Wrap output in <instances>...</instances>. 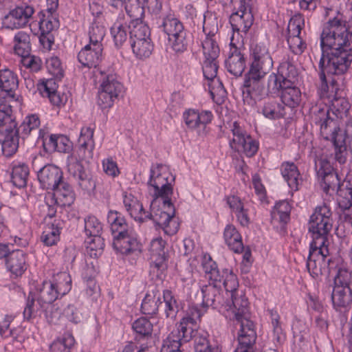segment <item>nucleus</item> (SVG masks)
Listing matches in <instances>:
<instances>
[{
	"label": "nucleus",
	"instance_id": "1",
	"mask_svg": "<svg viewBox=\"0 0 352 352\" xmlns=\"http://www.w3.org/2000/svg\"><path fill=\"white\" fill-rule=\"evenodd\" d=\"M41 122L38 115L25 117L19 126L12 116V106L3 101L0 103V143L3 155L10 157L16 153L19 139L24 140L30 133L38 129Z\"/></svg>",
	"mask_w": 352,
	"mask_h": 352
},
{
	"label": "nucleus",
	"instance_id": "2",
	"mask_svg": "<svg viewBox=\"0 0 352 352\" xmlns=\"http://www.w3.org/2000/svg\"><path fill=\"white\" fill-rule=\"evenodd\" d=\"M315 169L324 192L331 194V191L337 192L340 199L338 206L344 211L352 206V180H344L340 183L338 173L327 157L316 156Z\"/></svg>",
	"mask_w": 352,
	"mask_h": 352
},
{
	"label": "nucleus",
	"instance_id": "3",
	"mask_svg": "<svg viewBox=\"0 0 352 352\" xmlns=\"http://www.w3.org/2000/svg\"><path fill=\"white\" fill-rule=\"evenodd\" d=\"M330 111L327 107L319 108L312 115V120L319 125L320 133L327 140H330L335 150V159L340 164H344L347 159V145L346 140L347 135L338 124L337 120L329 115Z\"/></svg>",
	"mask_w": 352,
	"mask_h": 352
},
{
	"label": "nucleus",
	"instance_id": "4",
	"mask_svg": "<svg viewBox=\"0 0 352 352\" xmlns=\"http://www.w3.org/2000/svg\"><path fill=\"white\" fill-rule=\"evenodd\" d=\"M270 71H265L259 76L254 75L248 79H244L242 87L243 100H261L269 95L280 96L284 87L288 85V81L277 73H272L267 78V87L265 86L263 79Z\"/></svg>",
	"mask_w": 352,
	"mask_h": 352
},
{
	"label": "nucleus",
	"instance_id": "5",
	"mask_svg": "<svg viewBox=\"0 0 352 352\" xmlns=\"http://www.w3.org/2000/svg\"><path fill=\"white\" fill-rule=\"evenodd\" d=\"M332 212L329 206L323 204L315 208L309 221V231L312 233V241L327 245L328 234L333 227Z\"/></svg>",
	"mask_w": 352,
	"mask_h": 352
},
{
	"label": "nucleus",
	"instance_id": "6",
	"mask_svg": "<svg viewBox=\"0 0 352 352\" xmlns=\"http://www.w3.org/2000/svg\"><path fill=\"white\" fill-rule=\"evenodd\" d=\"M329 255L327 245L320 244V241L310 243L306 266L314 278L316 279L321 275L329 276L330 265L333 261L331 258H329Z\"/></svg>",
	"mask_w": 352,
	"mask_h": 352
},
{
	"label": "nucleus",
	"instance_id": "7",
	"mask_svg": "<svg viewBox=\"0 0 352 352\" xmlns=\"http://www.w3.org/2000/svg\"><path fill=\"white\" fill-rule=\"evenodd\" d=\"M162 167V164H157L155 166H152L150 170L148 184L154 189V201L158 198L171 199L170 196L173 193L172 183L175 182V177L168 172H161Z\"/></svg>",
	"mask_w": 352,
	"mask_h": 352
},
{
	"label": "nucleus",
	"instance_id": "8",
	"mask_svg": "<svg viewBox=\"0 0 352 352\" xmlns=\"http://www.w3.org/2000/svg\"><path fill=\"white\" fill-rule=\"evenodd\" d=\"M160 28H162L164 33L168 35V41L175 52L181 53L186 50L188 46L186 31L183 23L178 19L168 14L163 17Z\"/></svg>",
	"mask_w": 352,
	"mask_h": 352
},
{
	"label": "nucleus",
	"instance_id": "9",
	"mask_svg": "<svg viewBox=\"0 0 352 352\" xmlns=\"http://www.w3.org/2000/svg\"><path fill=\"white\" fill-rule=\"evenodd\" d=\"M233 138L229 146L235 152H243L248 157H252L257 153L259 144L237 122H234L231 129Z\"/></svg>",
	"mask_w": 352,
	"mask_h": 352
},
{
	"label": "nucleus",
	"instance_id": "10",
	"mask_svg": "<svg viewBox=\"0 0 352 352\" xmlns=\"http://www.w3.org/2000/svg\"><path fill=\"white\" fill-rule=\"evenodd\" d=\"M252 62L249 70L244 75V79H248L254 75L259 76L265 71H270L273 67V60L268 50L263 45H256L252 50Z\"/></svg>",
	"mask_w": 352,
	"mask_h": 352
},
{
	"label": "nucleus",
	"instance_id": "11",
	"mask_svg": "<svg viewBox=\"0 0 352 352\" xmlns=\"http://www.w3.org/2000/svg\"><path fill=\"white\" fill-rule=\"evenodd\" d=\"M67 169L77 181L79 187L85 191L93 190L96 188V182L91 174L83 166L82 162L74 155L68 158Z\"/></svg>",
	"mask_w": 352,
	"mask_h": 352
},
{
	"label": "nucleus",
	"instance_id": "12",
	"mask_svg": "<svg viewBox=\"0 0 352 352\" xmlns=\"http://www.w3.org/2000/svg\"><path fill=\"white\" fill-rule=\"evenodd\" d=\"M254 23V16L250 1L242 3L240 9H234L230 16V23L234 32L246 34Z\"/></svg>",
	"mask_w": 352,
	"mask_h": 352
},
{
	"label": "nucleus",
	"instance_id": "13",
	"mask_svg": "<svg viewBox=\"0 0 352 352\" xmlns=\"http://www.w3.org/2000/svg\"><path fill=\"white\" fill-rule=\"evenodd\" d=\"M112 246L117 253L129 255L135 252H141L142 245L132 229L123 233L115 234Z\"/></svg>",
	"mask_w": 352,
	"mask_h": 352
},
{
	"label": "nucleus",
	"instance_id": "14",
	"mask_svg": "<svg viewBox=\"0 0 352 352\" xmlns=\"http://www.w3.org/2000/svg\"><path fill=\"white\" fill-rule=\"evenodd\" d=\"M156 201L154 200L151 204L152 212L146 215L147 219H152L155 224L156 229H165L169 225L170 220L175 215V208L171 199L162 200V209L158 208L154 210L153 205Z\"/></svg>",
	"mask_w": 352,
	"mask_h": 352
},
{
	"label": "nucleus",
	"instance_id": "15",
	"mask_svg": "<svg viewBox=\"0 0 352 352\" xmlns=\"http://www.w3.org/2000/svg\"><path fill=\"white\" fill-rule=\"evenodd\" d=\"M252 323L246 322L237 332V345L234 352H256L257 334Z\"/></svg>",
	"mask_w": 352,
	"mask_h": 352
},
{
	"label": "nucleus",
	"instance_id": "16",
	"mask_svg": "<svg viewBox=\"0 0 352 352\" xmlns=\"http://www.w3.org/2000/svg\"><path fill=\"white\" fill-rule=\"evenodd\" d=\"M58 85L56 80L49 78L42 80L37 85V89L43 96H47L50 102L55 106H64L67 102V95L58 91Z\"/></svg>",
	"mask_w": 352,
	"mask_h": 352
},
{
	"label": "nucleus",
	"instance_id": "17",
	"mask_svg": "<svg viewBox=\"0 0 352 352\" xmlns=\"http://www.w3.org/2000/svg\"><path fill=\"white\" fill-rule=\"evenodd\" d=\"M37 176L43 189L52 190L63 179V173L58 166L47 164L38 170Z\"/></svg>",
	"mask_w": 352,
	"mask_h": 352
},
{
	"label": "nucleus",
	"instance_id": "18",
	"mask_svg": "<svg viewBox=\"0 0 352 352\" xmlns=\"http://www.w3.org/2000/svg\"><path fill=\"white\" fill-rule=\"evenodd\" d=\"M232 41L233 36L231 38L230 51L225 65L229 73L235 76H241L246 67L245 58L241 49L233 43Z\"/></svg>",
	"mask_w": 352,
	"mask_h": 352
},
{
	"label": "nucleus",
	"instance_id": "19",
	"mask_svg": "<svg viewBox=\"0 0 352 352\" xmlns=\"http://www.w3.org/2000/svg\"><path fill=\"white\" fill-rule=\"evenodd\" d=\"M292 205L287 200L277 201L271 211V223L280 225V233H287V225L290 221Z\"/></svg>",
	"mask_w": 352,
	"mask_h": 352
},
{
	"label": "nucleus",
	"instance_id": "20",
	"mask_svg": "<svg viewBox=\"0 0 352 352\" xmlns=\"http://www.w3.org/2000/svg\"><path fill=\"white\" fill-rule=\"evenodd\" d=\"M19 86L17 75L8 68L0 69V99L14 100Z\"/></svg>",
	"mask_w": 352,
	"mask_h": 352
},
{
	"label": "nucleus",
	"instance_id": "21",
	"mask_svg": "<svg viewBox=\"0 0 352 352\" xmlns=\"http://www.w3.org/2000/svg\"><path fill=\"white\" fill-rule=\"evenodd\" d=\"M102 45L89 43L78 52L77 58L83 67H96L102 60Z\"/></svg>",
	"mask_w": 352,
	"mask_h": 352
},
{
	"label": "nucleus",
	"instance_id": "22",
	"mask_svg": "<svg viewBox=\"0 0 352 352\" xmlns=\"http://www.w3.org/2000/svg\"><path fill=\"white\" fill-rule=\"evenodd\" d=\"M164 245L165 241L162 239H155L151 243V267L157 270V276L162 274L168 267Z\"/></svg>",
	"mask_w": 352,
	"mask_h": 352
},
{
	"label": "nucleus",
	"instance_id": "23",
	"mask_svg": "<svg viewBox=\"0 0 352 352\" xmlns=\"http://www.w3.org/2000/svg\"><path fill=\"white\" fill-rule=\"evenodd\" d=\"M202 294V302L201 303V309L206 312L208 307L217 309L223 305V297L221 295V288L217 285H205L201 289Z\"/></svg>",
	"mask_w": 352,
	"mask_h": 352
},
{
	"label": "nucleus",
	"instance_id": "24",
	"mask_svg": "<svg viewBox=\"0 0 352 352\" xmlns=\"http://www.w3.org/2000/svg\"><path fill=\"white\" fill-rule=\"evenodd\" d=\"M27 254L22 250H12L7 259L6 266L14 278L21 276L27 270Z\"/></svg>",
	"mask_w": 352,
	"mask_h": 352
},
{
	"label": "nucleus",
	"instance_id": "25",
	"mask_svg": "<svg viewBox=\"0 0 352 352\" xmlns=\"http://www.w3.org/2000/svg\"><path fill=\"white\" fill-rule=\"evenodd\" d=\"M94 130L90 128L82 129L78 139L79 146L77 149L76 158L80 162L83 160H89L93 157L94 148ZM76 157V156H74Z\"/></svg>",
	"mask_w": 352,
	"mask_h": 352
},
{
	"label": "nucleus",
	"instance_id": "26",
	"mask_svg": "<svg viewBox=\"0 0 352 352\" xmlns=\"http://www.w3.org/2000/svg\"><path fill=\"white\" fill-rule=\"evenodd\" d=\"M183 118L188 128L192 130L201 125L205 127L211 122L213 115L208 110L199 111L198 110L189 109L184 111Z\"/></svg>",
	"mask_w": 352,
	"mask_h": 352
},
{
	"label": "nucleus",
	"instance_id": "27",
	"mask_svg": "<svg viewBox=\"0 0 352 352\" xmlns=\"http://www.w3.org/2000/svg\"><path fill=\"white\" fill-rule=\"evenodd\" d=\"M232 302L235 309V319L240 324V329H242L243 325L246 322L252 323V328H255L254 322L249 319L248 301L244 296H237L236 294L231 295Z\"/></svg>",
	"mask_w": 352,
	"mask_h": 352
},
{
	"label": "nucleus",
	"instance_id": "28",
	"mask_svg": "<svg viewBox=\"0 0 352 352\" xmlns=\"http://www.w3.org/2000/svg\"><path fill=\"white\" fill-rule=\"evenodd\" d=\"M52 197L55 202L61 206H70L76 199V194L72 186L64 178L54 188Z\"/></svg>",
	"mask_w": 352,
	"mask_h": 352
},
{
	"label": "nucleus",
	"instance_id": "29",
	"mask_svg": "<svg viewBox=\"0 0 352 352\" xmlns=\"http://www.w3.org/2000/svg\"><path fill=\"white\" fill-rule=\"evenodd\" d=\"M36 300L41 307L45 305L53 303L59 297L53 284L50 280H44L41 285H38L36 289Z\"/></svg>",
	"mask_w": 352,
	"mask_h": 352
},
{
	"label": "nucleus",
	"instance_id": "30",
	"mask_svg": "<svg viewBox=\"0 0 352 352\" xmlns=\"http://www.w3.org/2000/svg\"><path fill=\"white\" fill-rule=\"evenodd\" d=\"M331 298L336 311L348 309L352 304V289L351 287H333Z\"/></svg>",
	"mask_w": 352,
	"mask_h": 352
},
{
	"label": "nucleus",
	"instance_id": "31",
	"mask_svg": "<svg viewBox=\"0 0 352 352\" xmlns=\"http://www.w3.org/2000/svg\"><path fill=\"white\" fill-rule=\"evenodd\" d=\"M132 329L136 342H140L152 339L153 325L146 317H140L135 320L132 324Z\"/></svg>",
	"mask_w": 352,
	"mask_h": 352
},
{
	"label": "nucleus",
	"instance_id": "32",
	"mask_svg": "<svg viewBox=\"0 0 352 352\" xmlns=\"http://www.w3.org/2000/svg\"><path fill=\"white\" fill-rule=\"evenodd\" d=\"M281 175L293 190H298L300 174L297 166L294 162H284L280 167Z\"/></svg>",
	"mask_w": 352,
	"mask_h": 352
},
{
	"label": "nucleus",
	"instance_id": "33",
	"mask_svg": "<svg viewBox=\"0 0 352 352\" xmlns=\"http://www.w3.org/2000/svg\"><path fill=\"white\" fill-rule=\"evenodd\" d=\"M223 237L228 248L235 253H242L244 245L241 234L232 224L227 225L223 232Z\"/></svg>",
	"mask_w": 352,
	"mask_h": 352
},
{
	"label": "nucleus",
	"instance_id": "34",
	"mask_svg": "<svg viewBox=\"0 0 352 352\" xmlns=\"http://www.w3.org/2000/svg\"><path fill=\"white\" fill-rule=\"evenodd\" d=\"M280 96L282 104L291 109L298 107L302 100L301 91L294 83L286 85Z\"/></svg>",
	"mask_w": 352,
	"mask_h": 352
},
{
	"label": "nucleus",
	"instance_id": "35",
	"mask_svg": "<svg viewBox=\"0 0 352 352\" xmlns=\"http://www.w3.org/2000/svg\"><path fill=\"white\" fill-rule=\"evenodd\" d=\"M162 303L159 290L155 288L151 292H148L141 305V311L144 315H155L159 310V306Z\"/></svg>",
	"mask_w": 352,
	"mask_h": 352
},
{
	"label": "nucleus",
	"instance_id": "36",
	"mask_svg": "<svg viewBox=\"0 0 352 352\" xmlns=\"http://www.w3.org/2000/svg\"><path fill=\"white\" fill-rule=\"evenodd\" d=\"M204 270L207 275L208 279L212 282V285H217L221 283L225 277V272H228V269L224 268L220 270L218 267L217 263L213 261L210 255L208 259L204 256V261L202 263Z\"/></svg>",
	"mask_w": 352,
	"mask_h": 352
},
{
	"label": "nucleus",
	"instance_id": "37",
	"mask_svg": "<svg viewBox=\"0 0 352 352\" xmlns=\"http://www.w3.org/2000/svg\"><path fill=\"white\" fill-rule=\"evenodd\" d=\"M107 221L110 225V229L113 236L133 229L127 223L124 215L117 210H110L108 212Z\"/></svg>",
	"mask_w": 352,
	"mask_h": 352
},
{
	"label": "nucleus",
	"instance_id": "38",
	"mask_svg": "<svg viewBox=\"0 0 352 352\" xmlns=\"http://www.w3.org/2000/svg\"><path fill=\"white\" fill-rule=\"evenodd\" d=\"M57 9H51V5L47 4V8L38 14L39 19V29L45 28L46 31L58 28L59 21L56 14Z\"/></svg>",
	"mask_w": 352,
	"mask_h": 352
},
{
	"label": "nucleus",
	"instance_id": "39",
	"mask_svg": "<svg viewBox=\"0 0 352 352\" xmlns=\"http://www.w3.org/2000/svg\"><path fill=\"white\" fill-rule=\"evenodd\" d=\"M262 113L270 120L283 118L286 115L285 106L274 99H269L264 102Z\"/></svg>",
	"mask_w": 352,
	"mask_h": 352
},
{
	"label": "nucleus",
	"instance_id": "40",
	"mask_svg": "<svg viewBox=\"0 0 352 352\" xmlns=\"http://www.w3.org/2000/svg\"><path fill=\"white\" fill-rule=\"evenodd\" d=\"M50 281L60 297L68 294L72 289V280L68 272H58L52 276Z\"/></svg>",
	"mask_w": 352,
	"mask_h": 352
},
{
	"label": "nucleus",
	"instance_id": "41",
	"mask_svg": "<svg viewBox=\"0 0 352 352\" xmlns=\"http://www.w3.org/2000/svg\"><path fill=\"white\" fill-rule=\"evenodd\" d=\"M130 43L133 52L138 58H148L153 51L154 45L151 38L131 40Z\"/></svg>",
	"mask_w": 352,
	"mask_h": 352
},
{
	"label": "nucleus",
	"instance_id": "42",
	"mask_svg": "<svg viewBox=\"0 0 352 352\" xmlns=\"http://www.w3.org/2000/svg\"><path fill=\"white\" fill-rule=\"evenodd\" d=\"M123 5L131 20L142 19L144 16L146 0H123Z\"/></svg>",
	"mask_w": 352,
	"mask_h": 352
},
{
	"label": "nucleus",
	"instance_id": "43",
	"mask_svg": "<svg viewBox=\"0 0 352 352\" xmlns=\"http://www.w3.org/2000/svg\"><path fill=\"white\" fill-rule=\"evenodd\" d=\"M195 336V352H221L218 346H212L209 340L208 332L200 330Z\"/></svg>",
	"mask_w": 352,
	"mask_h": 352
},
{
	"label": "nucleus",
	"instance_id": "44",
	"mask_svg": "<svg viewBox=\"0 0 352 352\" xmlns=\"http://www.w3.org/2000/svg\"><path fill=\"white\" fill-rule=\"evenodd\" d=\"M129 39L148 38L151 35V30L147 24L143 22L142 19L131 20L129 24Z\"/></svg>",
	"mask_w": 352,
	"mask_h": 352
},
{
	"label": "nucleus",
	"instance_id": "45",
	"mask_svg": "<svg viewBox=\"0 0 352 352\" xmlns=\"http://www.w3.org/2000/svg\"><path fill=\"white\" fill-rule=\"evenodd\" d=\"M29 175V168L25 163H20L12 167L11 182L19 188L26 186Z\"/></svg>",
	"mask_w": 352,
	"mask_h": 352
},
{
	"label": "nucleus",
	"instance_id": "46",
	"mask_svg": "<svg viewBox=\"0 0 352 352\" xmlns=\"http://www.w3.org/2000/svg\"><path fill=\"white\" fill-rule=\"evenodd\" d=\"M162 298L164 302V314L167 318L175 319L179 311L177 299L170 289L163 291Z\"/></svg>",
	"mask_w": 352,
	"mask_h": 352
},
{
	"label": "nucleus",
	"instance_id": "47",
	"mask_svg": "<svg viewBox=\"0 0 352 352\" xmlns=\"http://www.w3.org/2000/svg\"><path fill=\"white\" fill-rule=\"evenodd\" d=\"M129 25H123L120 22H116L110 28V33L116 48L119 49L123 46L128 39L129 34Z\"/></svg>",
	"mask_w": 352,
	"mask_h": 352
},
{
	"label": "nucleus",
	"instance_id": "48",
	"mask_svg": "<svg viewBox=\"0 0 352 352\" xmlns=\"http://www.w3.org/2000/svg\"><path fill=\"white\" fill-rule=\"evenodd\" d=\"M14 41L15 53L21 57L30 55L31 52L30 36L25 32L20 31L15 34Z\"/></svg>",
	"mask_w": 352,
	"mask_h": 352
},
{
	"label": "nucleus",
	"instance_id": "49",
	"mask_svg": "<svg viewBox=\"0 0 352 352\" xmlns=\"http://www.w3.org/2000/svg\"><path fill=\"white\" fill-rule=\"evenodd\" d=\"M61 229L60 222H57L56 220H55L50 227H47L42 232L41 236V241L47 246L56 245L60 240Z\"/></svg>",
	"mask_w": 352,
	"mask_h": 352
},
{
	"label": "nucleus",
	"instance_id": "50",
	"mask_svg": "<svg viewBox=\"0 0 352 352\" xmlns=\"http://www.w3.org/2000/svg\"><path fill=\"white\" fill-rule=\"evenodd\" d=\"M351 104L346 98L336 95L328 108L337 118L342 119L347 116Z\"/></svg>",
	"mask_w": 352,
	"mask_h": 352
},
{
	"label": "nucleus",
	"instance_id": "51",
	"mask_svg": "<svg viewBox=\"0 0 352 352\" xmlns=\"http://www.w3.org/2000/svg\"><path fill=\"white\" fill-rule=\"evenodd\" d=\"M100 87L102 90L109 92L113 96L119 97L123 91V85L116 80V76L112 74L107 75L103 78Z\"/></svg>",
	"mask_w": 352,
	"mask_h": 352
},
{
	"label": "nucleus",
	"instance_id": "52",
	"mask_svg": "<svg viewBox=\"0 0 352 352\" xmlns=\"http://www.w3.org/2000/svg\"><path fill=\"white\" fill-rule=\"evenodd\" d=\"M285 81H288V85L295 83V80L298 76V70L296 66L289 60L283 61L277 72Z\"/></svg>",
	"mask_w": 352,
	"mask_h": 352
},
{
	"label": "nucleus",
	"instance_id": "53",
	"mask_svg": "<svg viewBox=\"0 0 352 352\" xmlns=\"http://www.w3.org/2000/svg\"><path fill=\"white\" fill-rule=\"evenodd\" d=\"M105 34V27L97 19H94L89 30V43L102 45Z\"/></svg>",
	"mask_w": 352,
	"mask_h": 352
},
{
	"label": "nucleus",
	"instance_id": "54",
	"mask_svg": "<svg viewBox=\"0 0 352 352\" xmlns=\"http://www.w3.org/2000/svg\"><path fill=\"white\" fill-rule=\"evenodd\" d=\"M45 317L47 322L51 324H57L60 320L62 314V307L58 302L45 305L44 307Z\"/></svg>",
	"mask_w": 352,
	"mask_h": 352
},
{
	"label": "nucleus",
	"instance_id": "55",
	"mask_svg": "<svg viewBox=\"0 0 352 352\" xmlns=\"http://www.w3.org/2000/svg\"><path fill=\"white\" fill-rule=\"evenodd\" d=\"M14 8L11 10L3 19V24L7 29H19L25 27L28 24L21 19Z\"/></svg>",
	"mask_w": 352,
	"mask_h": 352
},
{
	"label": "nucleus",
	"instance_id": "56",
	"mask_svg": "<svg viewBox=\"0 0 352 352\" xmlns=\"http://www.w3.org/2000/svg\"><path fill=\"white\" fill-rule=\"evenodd\" d=\"M75 340L73 336L67 335L54 340L50 345V352H70L74 345Z\"/></svg>",
	"mask_w": 352,
	"mask_h": 352
},
{
	"label": "nucleus",
	"instance_id": "57",
	"mask_svg": "<svg viewBox=\"0 0 352 352\" xmlns=\"http://www.w3.org/2000/svg\"><path fill=\"white\" fill-rule=\"evenodd\" d=\"M352 284V272L345 268H339L333 278V287H351Z\"/></svg>",
	"mask_w": 352,
	"mask_h": 352
},
{
	"label": "nucleus",
	"instance_id": "58",
	"mask_svg": "<svg viewBox=\"0 0 352 352\" xmlns=\"http://www.w3.org/2000/svg\"><path fill=\"white\" fill-rule=\"evenodd\" d=\"M202 48L205 58L217 59L220 49L216 39L205 38L202 42Z\"/></svg>",
	"mask_w": 352,
	"mask_h": 352
},
{
	"label": "nucleus",
	"instance_id": "59",
	"mask_svg": "<svg viewBox=\"0 0 352 352\" xmlns=\"http://www.w3.org/2000/svg\"><path fill=\"white\" fill-rule=\"evenodd\" d=\"M102 226L95 216H88L85 219V232L87 236L101 234Z\"/></svg>",
	"mask_w": 352,
	"mask_h": 352
},
{
	"label": "nucleus",
	"instance_id": "60",
	"mask_svg": "<svg viewBox=\"0 0 352 352\" xmlns=\"http://www.w3.org/2000/svg\"><path fill=\"white\" fill-rule=\"evenodd\" d=\"M219 63L217 59L205 58L202 67L203 74L206 79L213 80L217 77Z\"/></svg>",
	"mask_w": 352,
	"mask_h": 352
},
{
	"label": "nucleus",
	"instance_id": "61",
	"mask_svg": "<svg viewBox=\"0 0 352 352\" xmlns=\"http://www.w3.org/2000/svg\"><path fill=\"white\" fill-rule=\"evenodd\" d=\"M305 20L303 15L297 14L294 15L289 20L287 26V31L289 36L300 35L301 30L304 26Z\"/></svg>",
	"mask_w": 352,
	"mask_h": 352
},
{
	"label": "nucleus",
	"instance_id": "62",
	"mask_svg": "<svg viewBox=\"0 0 352 352\" xmlns=\"http://www.w3.org/2000/svg\"><path fill=\"white\" fill-rule=\"evenodd\" d=\"M226 274L221 283L223 285L226 292H230L231 295L236 294L239 287V281L236 274L231 270L225 272Z\"/></svg>",
	"mask_w": 352,
	"mask_h": 352
},
{
	"label": "nucleus",
	"instance_id": "63",
	"mask_svg": "<svg viewBox=\"0 0 352 352\" xmlns=\"http://www.w3.org/2000/svg\"><path fill=\"white\" fill-rule=\"evenodd\" d=\"M287 43L290 50L296 55L302 54L307 48L305 41L299 36H289Z\"/></svg>",
	"mask_w": 352,
	"mask_h": 352
},
{
	"label": "nucleus",
	"instance_id": "64",
	"mask_svg": "<svg viewBox=\"0 0 352 352\" xmlns=\"http://www.w3.org/2000/svg\"><path fill=\"white\" fill-rule=\"evenodd\" d=\"M126 210L130 216L136 221L143 222L148 219L146 218V215L148 214L149 212L145 211L142 204L139 201H135L131 208H128Z\"/></svg>",
	"mask_w": 352,
	"mask_h": 352
}]
</instances>
